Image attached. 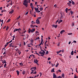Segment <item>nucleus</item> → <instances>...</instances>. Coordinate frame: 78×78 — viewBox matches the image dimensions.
<instances>
[{"label":"nucleus","mask_w":78,"mask_h":78,"mask_svg":"<svg viewBox=\"0 0 78 78\" xmlns=\"http://www.w3.org/2000/svg\"><path fill=\"white\" fill-rule=\"evenodd\" d=\"M62 78V77H61L60 76H59L58 77H57V78Z\"/></svg>","instance_id":"obj_58"},{"label":"nucleus","mask_w":78,"mask_h":78,"mask_svg":"<svg viewBox=\"0 0 78 78\" xmlns=\"http://www.w3.org/2000/svg\"><path fill=\"white\" fill-rule=\"evenodd\" d=\"M47 41H46L45 43L44 46H46V45H47Z\"/></svg>","instance_id":"obj_25"},{"label":"nucleus","mask_w":78,"mask_h":78,"mask_svg":"<svg viewBox=\"0 0 78 78\" xmlns=\"http://www.w3.org/2000/svg\"><path fill=\"white\" fill-rule=\"evenodd\" d=\"M34 27H36V25L33 26L32 24L30 25V28H34Z\"/></svg>","instance_id":"obj_9"},{"label":"nucleus","mask_w":78,"mask_h":78,"mask_svg":"<svg viewBox=\"0 0 78 78\" xmlns=\"http://www.w3.org/2000/svg\"><path fill=\"white\" fill-rule=\"evenodd\" d=\"M37 39H40V38H39V37H38L36 38V39H35V40H37Z\"/></svg>","instance_id":"obj_29"},{"label":"nucleus","mask_w":78,"mask_h":78,"mask_svg":"<svg viewBox=\"0 0 78 78\" xmlns=\"http://www.w3.org/2000/svg\"><path fill=\"white\" fill-rule=\"evenodd\" d=\"M26 31H27L25 30L24 31L23 33H21V32H20V31H18V32L20 34H24V33H25V32H26Z\"/></svg>","instance_id":"obj_3"},{"label":"nucleus","mask_w":78,"mask_h":78,"mask_svg":"<svg viewBox=\"0 0 78 78\" xmlns=\"http://www.w3.org/2000/svg\"><path fill=\"white\" fill-rule=\"evenodd\" d=\"M61 51H62V50H60L59 51H57L56 53H57V54H59V53L60 52H61Z\"/></svg>","instance_id":"obj_13"},{"label":"nucleus","mask_w":78,"mask_h":78,"mask_svg":"<svg viewBox=\"0 0 78 78\" xmlns=\"http://www.w3.org/2000/svg\"><path fill=\"white\" fill-rule=\"evenodd\" d=\"M34 61L35 63H36V64H37V62H38V61L37 60V59H36V60L34 59Z\"/></svg>","instance_id":"obj_4"},{"label":"nucleus","mask_w":78,"mask_h":78,"mask_svg":"<svg viewBox=\"0 0 78 78\" xmlns=\"http://www.w3.org/2000/svg\"><path fill=\"white\" fill-rule=\"evenodd\" d=\"M42 51L45 54V52L44 51V50H42Z\"/></svg>","instance_id":"obj_55"},{"label":"nucleus","mask_w":78,"mask_h":78,"mask_svg":"<svg viewBox=\"0 0 78 78\" xmlns=\"http://www.w3.org/2000/svg\"><path fill=\"white\" fill-rule=\"evenodd\" d=\"M41 43L42 44V42H43V39H42V38H41Z\"/></svg>","instance_id":"obj_33"},{"label":"nucleus","mask_w":78,"mask_h":78,"mask_svg":"<svg viewBox=\"0 0 78 78\" xmlns=\"http://www.w3.org/2000/svg\"><path fill=\"white\" fill-rule=\"evenodd\" d=\"M37 18H38V19H41L42 18V17H38Z\"/></svg>","instance_id":"obj_49"},{"label":"nucleus","mask_w":78,"mask_h":78,"mask_svg":"<svg viewBox=\"0 0 78 78\" xmlns=\"http://www.w3.org/2000/svg\"><path fill=\"white\" fill-rule=\"evenodd\" d=\"M57 6V5H54V8H56Z\"/></svg>","instance_id":"obj_39"},{"label":"nucleus","mask_w":78,"mask_h":78,"mask_svg":"<svg viewBox=\"0 0 78 78\" xmlns=\"http://www.w3.org/2000/svg\"><path fill=\"white\" fill-rule=\"evenodd\" d=\"M68 10V8H66V13H67L68 12L67 11V10Z\"/></svg>","instance_id":"obj_22"},{"label":"nucleus","mask_w":78,"mask_h":78,"mask_svg":"<svg viewBox=\"0 0 78 78\" xmlns=\"http://www.w3.org/2000/svg\"><path fill=\"white\" fill-rule=\"evenodd\" d=\"M13 11L14 10L12 9L11 11L9 12V14H12V13H13Z\"/></svg>","instance_id":"obj_10"},{"label":"nucleus","mask_w":78,"mask_h":78,"mask_svg":"<svg viewBox=\"0 0 78 78\" xmlns=\"http://www.w3.org/2000/svg\"><path fill=\"white\" fill-rule=\"evenodd\" d=\"M72 3L73 5H75V2L73 1H72Z\"/></svg>","instance_id":"obj_37"},{"label":"nucleus","mask_w":78,"mask_h":78,"mask_svg":"<svg viewBox=\"0 0 78 78\" xmlns=\"http://www.w3.org/2000/svg\"><path fill=\"white\" fill-rule=\"evenodd\" d=\"M10 20H11V19H9V20L7 21L6 22H7V23L9 22Z\"/></svg>","instance_id":"obj_26"},{"label":"nucleus","mask_w":78,"mask_h":78,"mask_svg":"<svg viewBox=\"0 0 78 78\" xmlns=\"http://www.w3.org/2000/svg\"><path fill=\"white\" fill-rule=\"evenodd\" d=\"M70 12H71V14H73V12H72V11H71Z\"/></svg>","instance_id":"obj_42"},{"label":"nucleus","mask_w":78,"mask_h":78,"mask_svg":"<svg viewBox=\"0 0 78 78\" xmlns=\"http://www.w3.org/2000/svg\"><path fill=\"white\" fill-rule=\"evenodd\" d=\"M74 53H73V51L72 50V52L71 53V55H73Z\"/></svg>","instance_id":"obj_12"},{"label":"nucleus","mask_w":78,"mask_h":78,"mask_svg":"<svg viewBox=\"0 0 78 78\" xmlns=\"http://www.w3.org/2000/svg\"><path fill=\"white\" fill-rule=\"evenodd\" d=\"M73 42H74V43H76V41H73Z\"/></svg>","instance_id":"obj_53"},{"label":"nucleus","mask_w":78,"mask_h":78,"mask_svg":"<svg viewBox=\"0 0 78 78\" xmlns=\"http://www.w3.org/2000/svg\"><path fill=\"white\" fill-rule=\"evenodd\" d=\"M61 18H62V13H61Z\"/></svg>","instance_id":"obj_38"},{"label":"nucleus","mask_w":78,"mask_h":78,"mask_svg":"<svg viewBox=\"0 0 78 78\" xmlns=\"http://www.w3.org/2000/svg\"><path fill=\"white\" fill-rule=\"evenodd\" d=\"M6 64H5L4 65V67L5 68V67H6Z\"/></svg>","instance_id":"obj_43"},{"label":"nucleus","mask_w":78,"mask_h":78,"mask_svg":"<svg viewBox=\"0 0 78 78\" xmlns=\"http://www.w3.org/2000/svg\"><path fill=\"white\" fill-rule=\"evenodd\" d=\"M36 12H37L38 11H39V9L38 8H37L36 9Z\"/></svg>","instance_id":"obj_46"},{"label":"nucleus","mask_w":78,"mask_h":78,"mask_svg":"<svg viewBox=\"0 0 78 78\" xmlns=\"http://www.w3.org/2000/svg\"><path fill=\"white\" fill-rule=\"evenodd\" d=\"M36 54L37 55H38V56H40V55L39 54H38V53H36Z\"/></svg>","instance_id":"obj_54"},{"label":"nucleus","mask_w":78,"mask_h":78,"mask_svg":"<svg viewBox=\"0 0 78 78\" xmlns=\"http://www.w3.org/2000/svg\"><path fill=\"white\" fill-rule=\"evenodd\" d=\"M30 0H29V1H27V0H24L23 3V5H24V6H25L26 7H27V5H28V3H30Z\"/></svg>","instance_id":"obj_1"},{"label":"nucleus","mask_w":78,"mask_h":78,"mask_svg":"<svg viewBox=\"0 0 78 78\" xmlns=\"http://www.w3.org/2000/svg\"><path fill=\"white\" fill-rule=\"evenodd\" d=\"M68 35H71V34H72V33H68Z\"/></svg>","instance_id":"obj_41"},{"label":"nucleus","mask_w":78,"mask_h":78,"mask_svg":"<svg viewBox=\"0 0 78 78\" xmlns=\"http://www.w3.org/2000/svg\"><path fill=\"white\" fill-rule=\"evenodd\" d=\"M40 77H41V76H42V73H40Z\"/></svg>","instance_id":"obj_45"},{"label":"nucleus","mask_w":78,"mask_h":78,"mask_svg":"<svg viewBox=\"0 0 78 78\" xmlns=\"http://www.w3.org/2000/svg\"><path fill=\"white\" fill-rule=\"evenodd\" d=\"M18 31H22V30H21V29H20V28H19L18 29Z\"/></svg>","instance_id":"obj_31"},{"label":"nucleus","mask_w":78,"mask_h":78,"mask_svg":"<svg viewBox=\"0 0 78 78\" xmlns=\"http://www.w3.org/2000/svg\"><path fill=\"white\" fill-rule=\"evenodd\" d=\"M62 22V20H60L58 22V24H59V23H61V22Z\"/></svg>","instance_id":"obj_15"},{"label":"nucleus","mask_w":78,"mask_h":78,"mask_svg":"<svg viewBox=\"0 0 78 78\" xmlns=\"http://www.w3.org/2000/svg\"><path fill=\"white\" fill-rule=\"evenodd\" d=\"M5 54H6V51H5V52L3 54V55H5Z\"/></svg>","instance_id":"obj_59"},{"label":"nucleus","mask_w":78,"mask_h":78,"mask_svg":"<svg viewBox=\"0 0 78 78\" xmlns=\"http://www.w3.org/2000/svg\"><path fill=\"white\" fill-rule=\"evenodd\" d=\"M69 3H70H70H72V2H71V1H69Z\"/></svg>","instance_id":"obj_64"},{"label":"nucleus","mask_w":78,"mask_h":78,"mask_svg":"<svg viewBox=\"0 0 78 78\" xmlns=\"http://www.w3.org/2000/svg\"><path fill=\"white\" fill-rule=\"evenodd\" d=\"M15 31H18V29H15Z\"/></svg>","instance_id":"obj_50"},{"label":"nucleus","mask_w":78,"mask_h":78,"mask_svg":"<svg viewBox=\"0 0 78 78\" xmlns=\"http://www.w3.org/2000/svg\"><path fill=\"white\" fill-rule=\"evenodd\" d=\"M58 66H59V63H57L56 65H55V67H58Z\"/></svg>","instance_id":"obj_18"},{"label":"nucleus","mask_w":78,"mask_h":78,"mask_svg":"<svg viewBox=\"0 0 78 78\" xmlns=\"http://www.w3.org/2000/svg\"><path fill=\"white\" fill-rule=\"evenodd\" d=\"M29 33H31V29H29Z\"/></svg>","instance_id":"obj_35"},{"label":"nucleus","mask_w":78,"mask_h":78,"mask_svg":"<svg viewBox=\"0 0 78 78\" xmlns=\"http://www.w3.org/2000/svg\"><path fill=\"white\" fill-rule=\"evenodd\" d=\"M32 5H33V3H30V6H32Z\"/></svg>","instance_id":"obj_57"},{"label":"nucleus","mask_w":78,"mask_h":78,"mask_svg":"<svg viewBox=\"0 0 78 78\" xmlns=\"http://www.w3.org/2000/svg\"><path fill=\"white\" fill-rule=\"evenodd\" d=\"M55 69L53 68L51 70V72H55Z\"/></svg>","instance_id":"obj_16"},{"label":"nucleus","mask_w":78,"mask_h":78,"mask_svg":"<svg viewBox=\"0 0 78 78\" xmlns=\"http://www.w3.org/2000/svg\"><path fill=\"white\" fill-rule=\"evenodd\" d=\"M6 11L5 10H2V11H1V12H2V13H3V12H6Z\"/></svg>","instance_id":"obj_23"},{"label":"nucleus","mask_w":78,"mask_h":78,"mask_svg":"<svg viewBox=\"0 0 78 78\" xmlns=\"http://www.w3.org/2000/svg\"><path fill=\"white\" fill-rule=\"evenodd\" d=\"M58 71L59 72H61V70L59 69L58 70Z\"/></svg>","instance_id":"obj_60"},{"label":"nucleus","mask_w":78,"mask_h":78,"mask_svg":"<svg viewBox=\"0 0 78 78\" xmlns=\"http://www.w3.org/2000/svg\"><path fill=\"white\" fill-rule=\"evenodd\" d=\"M44 55L42 54H41L40 55V56H44Z\"/></svg>","instance_id":"obj_56"},{"label":"nucleus","mask_w":78,"mask_h":78,"mask_svg":"<svg viewBox=\"0 0 78 78\" xmlns=\"http://www.w3.org/2000/svg\"><path fill=\"white\" fill-rule=\"evenodd\" d=\"M59 45H60V43H58V44L57 45V46H58V47H59Z\"/></svg>","instance_id":"obj_48"},{"label":"nucleus","mask_w":78,"mask_h":78,"mask_svg":"<svg viewBox=\"0 0 78 78\" xmlns=\"http://www.w3.org/2000/svg\"><path fill=\"white\" fill-rule=\"evenodd\" d=\"M8 28H9V27H8V26H7L6 28V31H7V30H8Z\"/></svg>","instance_id":"obj_30"},{"label":"nucleus","mask_w":78,"mask_h":78,"mask_svg":"<svg viewBox=\"0 0 78 78\" xmlns=\"http://www.w3.org/2000/svg\"><path fill=\"white\" fill-rule=\"evenodd\" d=\"M16 72L17 73V75L18 76H19V71L18 70H16Z\"/></svg>","instance_id":"obj_11"},{"label":"nucleus","mask_w":78,"mask_h":78,"mask_svg":"<svg viewBox=\"0 0 78 78\" xmlns=\"http://www.w3.org/2000/svg\"><path fill=\"white\" fill-rule=\"evenodd\" d=\"M46 52L45 53V55H48V51H46Z\"/></svg>","instance_id":"obj_27"},{"label":"nucleus","mask_w":78,"mask_h":78,"mask_svg":"<svg viewBox=\"0 0 78 78\" xmlns=\"http://www.w3.org/2000/svg\"><path fill=\"white\" fill-rule=\"evenodd\" d=\"M12 40H11L10 41H9L8 42L9 43H11V42H12Z\"/></svg>","instance_id":"obj_44"},{"label":"nucleus","mask_w":78,"mask_h":78,"mask_svg":"<svg viewBox=\"0 0 78 78\" xmlns=\"http://www.w3.org/2000/svg\"><path fill=\"white\" fill-rule=\"evenodd\" d=\"M57 25H55V28H57Z\"/></svg>","instance_id":"obj_63"},{"label":"nucleus","mask_w":78,"mask_h":78,"mask_svg":"<svg viewBox=\"0 0 78 78\" xmlns=\"http://www.w3.org/2000/svg\"><path fill=\"white\" fill-rule=\"evenodd\" d=\"M30 41L31 42V43H33L34 42L33 41V40H32V38H31V40H30Z\"/></svg>","instance_id":"obj_20"},{"label":"nucleus","mask_w":78,"mask_h":78,"mask_svg":"<svg viewBox=\"0 0 78 78\" xmlns=\"http://www.w3.org/2000/svg\"><path fill=\"white\" fill-rule=\"evenodd\" d=\"M40 50H41V51L42 50V47H41V46H40Z\"/></svg>","instance_id":"obj_51"},{"label":"nucleus","mask_w":78,"mask_h":78,"mask_svg":"<svg viewBox=\"0 0 78 78\" xmlns=\"http://www.w3.org/2000/svg\"><path fill=\"white\" fill-rule=\"evenodd\" d=\"M64 32H65V30H62L61 31L60 34H62V33H64Z\"/></svg>","instance_id":"obj_8"},{"label":"nucleus","mask_w":78,"mask_h":78,"mask_svg":"<svg viewBox=\"0 0 78 78\" xmlns=\"http://www.w3.org/2000/svg\"><path fill=\"white\" fill-rule=\"evenodd\" d=\"M57 77V76H56V75H55V73H54L53 74V78H56Z\"/></svg>","instance_id":"obj_5"},{"label":"nucleus","mask_w":78,"mask_h":78,"mask_svg":"<svg viewBox=\"0 0 78 78\" xmlns=\"http://www.w3.org/2000/svg\"><path fill=\"white\" fill-rule=\"evenodd\" d=\"M37 24H40V22L39 21V20L37 19L36 20V22H35Z\"/></svg>","instance_id":"obj_2"},{"label":"nucleus","mask_w":78,"mask_h":78,"mask_svg":"<svg viewBox=\"0 0 78 78\" xmlns=\"http://www.w3.org/2000/svg\"><path fill=\"white\" fill-rule=\"evenodd\" d=\"M2 63H5V64H6V62L5 60H4V62H2Z\"/></svg>","instance_id":"obj_21"},{"label":"nucleus","mask_w":78,"mask_h":78,"mask_svg":"<svg viewBox=\"0 0 78 78\" xmlns=\"http://www.w3.org/2000/svg\"><path fill=\"white\" fill-rule=\"evenodd\" d=\"M39 54H42L44 55H45V53H44L43 52H39Z\"/></svg>","instance_id":"obj_19"},{"label":"nucleus","mask_w":78,"mask_h":78,"mask_svg":"<svg viewBox=\"0 0 78 78\" xmlns=\"http://www.w3.org/2000/svg\"><path fill=\"white\" fill-rule=\"evenodd\" d=\"M6 26H5L3 28V29H5L6 28Z\"/></svg>","instance_id":"obj_52"},{"label":"nucleus","mask_w":78,"mask_h":78,"mask_svg":"<svg viewBox=\"0 0 78 78\" xmlns=\"http://www.w3.org/2000/svg\"><path fill=\"white\" fill-rule=\"evenodd\" d=\"M26 71L25 70H23L22 72L23 75H25Z\"/></svg>","instance_id":"obj_14"},{"label":"nucleus","mask_w":78,"mask_h":78,"mask_svg":"<svg viewBox=\"0 0 78 78\" xmlns=\"http://www.w3.org/2000/svg\"><path fill=\"white\" fill-rule=\"evenodd\" d=\"M40 10L41 11H43V8L42 7L40 8Z\"/></svg>","instance_id":"obj_17"},{"label":"nucleus","mask_w":78,"mask_h":78,"mask_svg":"<svg viewBox=\"0 0 78 78\" xmlns=\"http://www.w3.org/2000/svg\"><path fill=\"white\" fill-rule=\"evenodd\" d=\"M20 66H23V63H20Z\"/></svg>","instance_id":"obj_32"},{"label":"nucleus","mask_w":78,"mask_h":78,"mask_svg":"<svg viewBox=\"0 0 78 78\" xmlns=\"http://www.w3.org/2000/svg\"><path fill=\"white\" fill-rule=\"evenodd\" d=\"M59 22V19L56 22V23H57V22Z\"/></svg>","instance_id":"obj_47"},{"label":"nucleus","mask_w":78,"mask_h":78,"mask_svg":"<svg viewBox=\"0 0 78 78\" xmlns=\"http://www.w3.org/2000/svg\"><path fill=\"white\" fill-rule=\"evenodd\" d=\"M35 31V29L34 28H32L31 29V33H33V32H34V31Z\"/></svg>","instance_id":"obj_7"},{"label":"nucleus","mask_w":78,"mask_h":78,"mask_svg":"<svg viewBox=\"0 0 78 78\" xmlns=\"http://www.w3.org/2000/svg\"><path fill=\"white\" fill-rule=\"evenodd\" d=\"M33 69H34V70H36V67H33L30 68V70H33Z\"/></svg>","instance_id":"obj_6"},{"label":"nucleus","mask_w":78,"mask_h":78,"mask_svg":"<svg viewBox=\"0 0 78 78\" xmlns=\"http://www.w3.org/2000/svg\"><path fill=\"white\" fill-rule=\"evenodd\" d=\"M36 23L35 22H33V21H32V24H35Z\"/></svg>","instance_id":"obj_36"},{"label":"nucleus","mask_w":78,"mask_h":78,"mask_svg":"<svg viewBox=\"0 0 78 78\" xmlns=\"http://www.w3.org/2000/svg\"><path fill=\"white\" fill-rule=\"evenodd\" d=\"M62 77H63V78H64V74L63 73H62Z\"/></svg>","instance_id":"obj_24"},{"label":"nucleus","mask_w":78,"mask_h":78,"mask_svg":"<svg viewBox=\"0 0 78 78\" xmlns=\"http://www.w3.org/2000/svg\"><path fill=\"white\" fill-rule=\"evenodd\" d=\"M27 47H31V46H30L29 44L28 45Z\"/></svg>","instance_id":"obj_61"},{"label":"nucleus","mask_w":78,"mask_h":78,"mask_svg":"<svg viewBox=\"0 0 78 78\" xmlns=\"http://www.w3.org/2000/svg\"><path fill=\"white\" fill-rule=\"evenodd\" d=\"M6 46H7V45L6 44H5V46L4 47V48H3L2 49V50H3L5 49V48H6Z\"/></svg>","instance_id":"obj_28"},{"label":"nucleus","mask_w":78,"mask_h":78,"mask_svg":"<svg viewBox=\"0 0 78 78\" xmlns=\"http://www.w3.org/2000/svg\"><path fill=\"white\" fill-rule=\"evenodd\" d=\"M50 59H51V58H48V61H49V60H50Z\"/></svg>","instance_id":"obj_40"},{"label":"nucleus","mask_w":78,"mask_h":78,"mask_svg":"<svg viewBox=\"0 0 78 78\" xmlns=\"http://www.w3.org/2000/svg\"><path fill=\"white\" fill-rule=\"evenodd\" d=\"M55 24H53L52 25V27H55Z\"/></svg>","instance_id":"obj_62"},{"label":"nucleus","mask_w":78,"mask_h":78,"mask_svg":"<svg viewBox=\"0 0 78 78\" xmlns=\"http://www.w3.org/2000/svg\"><path fill=\"white\" fill-rule=\"evenodd\" d=\"M67 4L69 6H71V5L70 4V3H68Z\"/></svg>","instance_id":"obj_34"}]
</instances>
